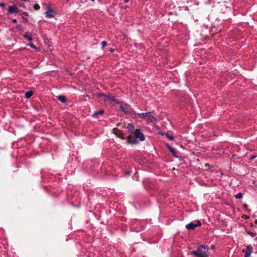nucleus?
<instances>
[{
	"label": "nucleus",
	"mask_w": 257,
	"mask_h": 257,
	"mask_svg": "<svg viewBox=\"0 0 257 257\" xmlns=\"http://www.w3.org/2000/svg\"><path fill=\"white\" fill-rule=\"evenodd\" d=\"M119 138H120V139H121L122 140H127L126 137H124L122 135H120L119 136Z\"/></svg>",
	"instance_id": "nucleus-22"
},
{
	"label": "nucleus",
	"mask_w": 257,
	"mask_h": 257,
	"mask_svg": "<svg viewBox=\"0 0 257 257\" xmlns=\"http://www.w3.org/2000/svg\"><path fill=\"white\" fill-rule=\"evenodd\" d=\"M33 94V92L32 91H29L25 93V96L26 98H29L31 97Z\"/></svg>",
	"instance_id": "nucleus-14"
},
{
	"label": "nucleus",
	"mask_w": 257,
	"mask_h": 257,
	"mask_svg": "<svg viewBox=\"0 0 257 257\" xmlns=\"http://www.w3.org/2000/svg\"><path fill=\"white\" fill-rule=\"evenodd\" d=\"M209 253L208 247L204 245H200L196 250L191 251V254L196 257H208Z\"/></svg>",
	"instance_id": "nucleus-2"
},
{
	"label": "nucleus",
	"mask_w": 257,
	"mask_h": 257,
	"mask_svg": "<svg viewBox=\"0 0 257 257\" xmlns=\"http://www.w3.org/2000/svg\"><path fill=\"white\" fill-rule=\"evenodd\" d=\"M126 128L131 133H132V132H134L136 130L134 128V125L132 123H128L127 125Z\"/></svg>",
	"instance_id": "nucleus-13"
},
{
	"label": "nucleus",
	"mask_w": 257,
	"mask_h": 257,
	"mask_svg": "<svg viewBox=\"0 0 257 257\" xmlns=\"http://www.w3.org/2000/svg\"><path fill=\"white\" fill-rule=\"evenodd\" d=\"M167 148L168 149H169V150L170 151V152L172 153V154L173 155V156L175 157H178V156H177V151L175 150V149H174L173 148H172V147H171L170 145H167Z\"/></svg>",
	"instance_id": "nucleus-10"
},
{
	"label": "nucleus",
	"mask_w": 257,
	"mask_h": 257,
	"mask_svg": "<svg viewBox=\"0 0 257 257\" xmlns=\"http://www.w3.org/2000/svg\"><path fill=\"white\" fill-rule=\"evenodd\" d=\"M17 28H20V26H17Z\"/></svg>",
	"instance_id": "nucleus-35"
},
{
	"label": "nucleus",
	"mask_w": 257,
	"mask_h": 257,
	"mask_svg": "<svg viewBox=\"0 0 257 257\" xmlns=\"http://www.w3.org/2000/svg\"><path fill=\"white\" fill-rule=\"evenodd\" d=\"M23 37L27 39L29 42H32L33 41V38L32 36L28 34H24Z\"/></svg>",
	"instance_id": "nucleus-15"
},
{
	"label": "nucleus",
	"mask_w": 257,
	"mask_h": 257,
	"mask_svg": "<svg viewBox=\"0 0 257 257\" xmlns=\"http://www.w3.org/2000/svg\"><path fill=\"white\" fill-rule=\"evenodd\" d=\"M104 113V111L103 109H99L98 111H94L92 116L94 117H97L98 115H103Z\"/></svg>",
	"instance_id": "nucleus-11"
},
{
	"label": "nucleus",
	"mask_w": 257,
	"mask_h": 257,
	"mask_svg": "<svg viewBox=\"0 0 257 257\" xmlns=\"http://www.w3.org/2000/svg\"><path fill=\"white\" fill-rule=\"evenodd\" d=\"M5 6V4L4 3H0V7H4Z\"/></svg>",
	"instance_id": "nucleus-25"
},
{
	"label": "nucleus",
	"mask_w": 257,
	"mask_h": 257,
	"mask_svg": "<svg viewBox=\"0 0 257 257\" xmlns=\"http://www.w3.org/2000/svg\"><path fill=\"white\" fill-rule=\"evenodd\" d=\"M243 197V194L242 193L240 192L237 194L235 195V198L236 199H240V198H242Z\"/></svg>",
	"instance_id": "nucleus-16"
},
{
	"label": "nucleus",
	"mask_w": 257,
	"mask_h": 257,
	"mask_svg": "<svg viewBox=\"0 0 257 257\" xmlns=\"http://www.w3.org/2000/svg\"><path fill=\"white\" fill-rule=\"evenodd\" d=\"M166 136L170 140H171V141H173L174 140V137L173 136H171V135H170L168 134H166Z\"/></svg>",
	"instance_id": "nucleus-17"
},
{
	"label": "nucleus",
	"mask_w": 257,
	"mask_h": 257,
	"mask_svg": "<svg viewBox=\"0 0 257 257\" xmlns=\"http://www.w3.org/2000/svg\"><path fill=\"white\" fill-rule=\"evenodd\" d=\"M12 22L14 23H16L17 22V19H13L12 20Z\"/></svg>",
	"instance_id": "nucleus-26"
},
{
	"label": "nucleus",
	"mask_w": 257,
	"mask_h": 257,
	"mask_svg": "<svg viewBox=\"0 0 257 257\" xmlns=\"http://www.w3.org/2000/svg\"><path fill=\"white\" fill-rule=\"evenodd\" d=\"M255 239L256 240H257V237L255 238Z\"/></svg>",
	"instance_id": "nucleus-37"
},
{
	"label": "nucleus",
	"mask_w": 257,
	"mask_h": 257,
	"mask_svg": "<svg viewBox=\"0 0 257 257\" xmlns=\"http://www.w3.org/2000/svg\"><path fill=\"white\" fill-rule=\"evenodd\" d=\"M126 143L128 144L135 145L139 143V141H144L145 139V136L140 129H136L132 132L131 135L126 137Z\"/></svg>",
	"instance_id": "nucleus-1"
},
{
	"label": "nucleus",
	"mask_w": 257,
	"mask_h": 257,
	"mask_svg": "<svg viewBox=\"0 0 257 257\" xmlns=\"http://www.w3.org/2000/svg\"><path fill=\"white\" fill-rule=\"evenodd\" d=\"M206 166H207V167H208L209 166V164H206Z\"/></svg>",
	"instance_id": "nucleus-34"
},
{
	"label": "nucleus",
	"mask_w": 257,
	"mask_h": 257,
	"mask_svg": "<svg viewBox=\"0 0 257 257\" xmlns=\"http://www.w3.org/2000/svg\"><path fill=\"white\" fill-rule=\"evenodd\" d=\"M243 208H246L247 207V205L246 204H244L243 205Z\"/></svg>",
	"instance_id": "nucleus-27"
},
{
	"label": "nucleus",
	"mask_w": 257,
	"mask_h": 257,
	"mask_svg": "<svg viewBox=\"0 0 257 257\" xmlns=\"http://www.w3.org/2000/svg\"><path fill=\"white\" fill-rule=\"evenodd\" d=\"M97 96L99 98L103 97V99L104 101L110 100V101L114 102V103H119V101H118V100L111 95H106L105 94L102 93H98L97 94Z\"/></svg>",
	"instance_id": "nucleus-3"
},
{
	"label": "nucleus",
	"mask_w": 257,
	"mask_h": 257,
	"mask_svg": "<svg viewBox=\"0 0 257 257\" xmlns=\"http://www.w3.org/2000/svg\"><path fill=\"white\" fill-rule=\"evenodd\" d=\"M34 9L35 10H39L40 9V7L38 4H35L34 5Z\"/></svg>",
	"instance_id": "nucleus-20"
},
{
	"label": "nucleus",
	"mask_w": 257,
	"mask_h": 257,
	"mask_svg": "<svg viewBox=\"0 0 257 257\" xmlns=\"http://www.w3.org/2000/svg\"><path fill=\"white\" fill-rule=\"evenodd\" d=\"M22 18L25 21V22H28V20L27 18H26L25 17H23Z\"/></svg>",
	"instance_id": "nucleus-28"
},
{
	"label": "nucleus",
	"mask_w": 257,
	"mask_h": 257,
	"mask_svg": "<svg viewBox=\"0 0 257 257\" xmlns=\"http://www.w3.org/2000/svg\"><path fill=\"white\" fill-rule=\"evenodd\" d=\"M107 45V42L106 41H102L101 42V47H102V49H104L105 48V47Z\"/></svg>",
	"instance_id": "nucleus-19"
},
{
	"label": "nucleus",
	"mask_w": 257,
	"mask_h": 257,
	"mask_svg": "<svg viewBox=\"0 0 257 257\" xmlns=\"http://www.w3.org/2000/svg\"><path fill=\"white\" fill-rule=\"evenodd\" d=\"M253 251V248L251 245H247L246 246V250L245 252L244 257H250Z\"/></svg>",
	"instance_id": "nucleus-9"
},
{
	"label": "nucleus",
	"mask_w": 257,
	"mask_h": 257,
	"mask_svg": "<svg viewBox=\"0 0 257 257\" xmlns=\"http://www.w3.org/2000/svg\"><path fill=\"white\" fill-rule=\"evenodd\" d=\"M256 157H257V155H253V156H251V157L249 159V162H250L251 161H252V160H253V159H254L255 158H256Z\"/></svg>",
	"instance_id": "nucleus-21"
},
{
	"label": "nucleus",
	"mask_w": 257,
	"mask_h": 257,
	"mask_svg": "<svg viewBox=\"0 0 257 257\" xmlns=\"http://www.w3.org/2000/svg\"><path fill=\"white\" fill-rule=\"evenodd\" d=\"M129 0H124V2L125 3H127L128 2Z\"/></svg>",
	"instance_id": "nucleus-30"
},
{
	"label": "nucleus",
	"mask_w": 257,
	"mask_h": 257,
	"mask_svg": "<svg viewBox=\"0 0 257 257\" xmlns=\"http://www.w3.org/2000/svg\"><path fill=\"white\" fill-rule=\"evenodd\" d=\"M109 51H110L111 53H113V52L114 51V49H112V48H111V49H110Z\"/></svg>",
	"instance_id": "nucleus-29"
},
{
	"label": "nucleus",
	"mask_w": 257,
	"mask_h": 257,
	"mask_svg": "<svg viewBox=\"0 0 257 257\" xmlns=\"http://www.w3.org/2000/svg\"><path fill=\"white\" fill-rule=\"evenodd\" d=\"M138 115L142 118L147 117L151 122L156 121L157 120L156 118L152 115V112L151 111L139 113H138Z\"/></svg>",
	"instance_id": "nucleus-4"
},
{
	"label": "nucleus",
	"mask_w": 257,
	"mask_h": 257,
	"mask_svg": "<svg viewBox=\"0 0 257 257\" xmlns=\"http://www.w3.org/2000/svg\"><path fill=\"white\" fill-rule=\"evenodd\" d=\"M56 13L52 9L50 6H49L47 11L45 13V16L47 18H52L55 17Z\"/></svg>",
	"instance_id": "nucleus-7"
},
{
	"label": "nucleus",
	"mask_w": 257,
	"mask_h": 257,
	"mask_svg": "<svg viewBox=\"0 0 257 257\" xmlns=\"http://www.w3.org/2000/svg\"><path fill=\"white\" fill-rule=\"evenodd\" d=\"M30 46L32 48H34V49H36V46H35L33 44H30Z\"/></svg>",
	"instance_id": "nucleus-24"
},
{
	"label": "nucleus",
	"mask_w": 257,
	"mask_h": 257,
	"mask_svg": "<svg viewBox=\"0 0 257 257\" xmlns=\"http://www.w3.org/2000/svg\"><path fill=\"white\" fill-rule=\"evenodd\" d=\"M91 1H92V2H94L95 0H91Z\"/></svg>",
	"instance_id": "nucleus-38"
},
{
	"label": "nucleus",
	"mask_w": 257,
	"mask_h": 257,
	"mask_svg": "<svg viewBox=\"0 0 257 257\" xmlns=\"http://www.w3.org/2000/svg\"><path fill=\"white\" fill-rule=\"evenodd\" d=\"M206 166H207V167H208L209 166V164H206Z\"/></svg>",
	"instance_id": "nucleus-33"
},
{
	"label": "nucleus",
	"mask_w": 257,
	"mask_h": 257,
	"mask_svg": "<svg viewBox=\"0 0 257 257\" xmlns=\"http://www.w3.org/2000/svg\"><path fill=\"white\" fill-rule=\"evenodd\" d=\"M201 223L199 220H196L187 224L186 228L188 230H194L196 227L201 226Z\"/></svg>",
	"instance_id": "nucleus-5"
},
{
	"label": "nucleus",
	"mask_w": 257,
	"mask_h": 257,
	"mask_svg": "<svg viewBox=\"0 0 257 257\" xmlns=\"http://www.w3.org/2000/svg\"><path fill=\"white\" fill-rule=\"evenodd\" d=\"M17 28H20V26H17Z\"/></svg>",
	"instance_id": "nucleus-36"
},
{
	"label": "nucleus",
	"mask_w": 257,
	"mask_h": 257,
	"mask_svg": "<svg viewBox=\"0 0 257 257\" xmlns=\"http://www.w3.org/2000/svg\"><path fill=\"white\" fill-rule=\"evenodd\" d=\"M23 15L26 16V17H28L29 16L28 15V13L27 12H24L23 13Z\"/></svg>",
	"instance_id": "nucleus-23"
},
{
	"label": "nucleus",
	"mask_w": 257,
	"mask_h": 257,
	"mask_svg": "<svg viewBox=\"0 0 257 257\" xmlns=\"http://www.w3.org/2000/svg\"><path fill=\"white\" fill-rule=\"evenodd\" d=\"M22 1H23V2H26V1H28V0H21Z\"/></svg>",
	"instance_id": "nucleus-31"
},
{
	"label": "nucleus",
	"mask_w": 257,
	"mask_h": 257,
	"mask_svg": "<svg viewBox=\"0 0 257 257\" xmlns=\"http://www.w3.org/2000/svg\"><path fill=\"white\" fill-rule=\"evenodd\" d=\"M121 110L125 113H131L133 112V109L131 107V106L127 104H125L124 105H121L120 106Z\"/></svg>",
	"instance_id": "nucleus-6"
},
{
	"label": "nucleus",
	"mask_w": 257,
	"mask_h": 257,
	"mask_svg": "<svg viewBox=\"0 0 257 257\" xmlns=\"http://www.w3.org/2000/svg\"><path fill=\"white\" fill-rule=\"evenodd\" d=\"M247 233L248 235H250V236H251V237H253L255 236H256V233H255V232H251V231H247Z\"/></svg>",
	"instance_id": "nucleus-18"
},
{
	"label": "nucleus",
	"mask_w": 257,
	"mask_h": 257,
	"mask_svg": "<svg viewBox=\"0 0 257 257\" xmlns=\"http://www.w3.org/2000/svg\"><path fill=\"white\" fill-rule=\"evenodd\" d=\"M57 99L63 103H65L66 102V98L64 95H60L57 96Z\"/></svg>",
	"instance_id": "nucleus-12"
},
{
	"label": "nucleus",
	"mask_w": 257,
	"mask_h": 257,
	"mask_svg": "<svg viewBox=\"0 0 257 257\" xmlns=\"http://www.w3.org/2000/svg\"><path fill=\"white\" fill-rule=\"evenodd\" d=\"M254 222H255V224H257V220H256Z\"/></svg>",
	"instance_id": "nucleus-32"
},
{
	"label": "nucleus",
	"mask_w": 257,
	"mask_h": 257,
	"mask_svg": "<svg viewBox=\"0 0 257 257\" xmlns=\"http://www.w3.org/2000/svg\"><path fill=\"white\" fill-rule=\"evenodd\" d=\"M19 12V9L17 6L14 5L13 6H9L8 9V13L10 14H17Z\"/></svg>",
	"instance_id": "nucleus-8"
}]
</instances>
